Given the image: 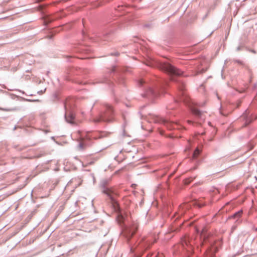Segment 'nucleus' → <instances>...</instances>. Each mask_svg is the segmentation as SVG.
<instances>
[{"instance_id":"1","label":"nucleus","mask_w":257,"mask_h":257,"mask_svg":"<svg viewBox=\"0 0 257 257\" xmlns=\"http://www.w3.org/2000/svg\"><path fill=\"white\" fill-rule=\"evenodd\" d=\"M147 65L152 67L157 68L167 73L170 76L171 81H174L176 83L178 89V98L175 100L176 102H183L186 105L188 106L192 114L197 119H205L203 112L201 111L196 107V105H197L195 104L192 102L185 93L184 84L182 81L180 79H176L174 78L175 77H179L183 75V72L181 70L176 68L168 63H162L155 60L149 61L147 63Z\"/></svg>"},{"instance_id":"2","label":"nucleus","mask_w":257,"mask_h":257,"mask_svg":"<svg viewBox=\"0 0 257 257\" xmlns=\"http://www.w3.org/2000/svg\"><path fill=\"white\" fill-rule=\"evenodd\" d=\"M200 235L201 246L205 245L207 246L205 249L204 257H214L221 242L220 241L216 242L212 236L205 232L204 230L202 231Z\"/></svg>"},{"instance_id":"3","label":"nucleus","mask_w":257,"mask_h":257,"mask_svg":"<svg viewBox=\"0 0 257 257\" xmlns=\"http://www.w3.org/2000/svg\"><path fill=\"white\" fill-rule=\"evenodd\" d=\"M138 84L144 89V93L142 94L143 97L150 100H153L157 97L159 94V88L163 87V85L159 86L154 83L150 82L146 79H140Z\"/></svg>"},{"instance_id":"4","label":"nucleus","mask_w":257,"mask_h":257,"mask_svg":"<svg viewBox=\"0 0 257 257\" xmlns=\"http://www.w3.org/2000/svg\"><path fill=\"white\" fill-rule=\"evenodd\" d=\"M64 105L66 121L71 124L74 123L75 115L73 110L75 108V100L73 98H68L66 99Z\"/></svg>"},{"instance_id":"5","label":"nucleus","mask_w":257,"mask_h":257,"mask_svg":"<svg viewBox=\"0 0 257 257\" xmlns=\"http://www.w3.org/2000/svg\"><path fill=\"white\" fill-rule=\"evenodd\" d=\"M108 180L103 179L100 182V187L102 188V192L105 194L109 198L111 204L114 208L117 207L118 204L116 200L115 197L117 194L112 190V188L107 187Z\"/></svg>"},{"instance_id":"6","label":"nucleus","mask_w":257,"mask_h":257,"mask_svg":"<svg viewBox=\"0 0 257 257\" xmlns=\"http://www.w3.org/2000/svg\"><path fill=\"white\" fill-rule=\"evenodd\" d=\"M105 110L101 113L99 116L93 119V122L95 123L101 121L110 122L113 120L114 111L112 107L108 105H104Z\"/></svg>"},{"instance_id":"7","label":"nucleus","mask_w":257,"mask_h":257,"mask_svg":"<svg viewBox=\"0 0 257 257\" xmlns=\"http://www.w3.org/2000/svg\"><path fill=\"white\" fill-rule=\"evenodd\" d=\"M152 118L155 123L162 124L169 130L173 129H181L182 127L181 125L177 123H175L173 121H169L167 119L164 118L159 116L153 115H152Z\"/></svg>"},{"instance_id":"8","label":"nucleus","mask_w":257,"mask_h":257,"mask_svg":"<svg viewBox=\"0 0 257 257\" xmlns=\"http://www.w3.org/2000/svg\"><path fill=\"white\" fill-rule=\"evenodd\" d=\"M81 137V141L79 144V147L80 149H83L85 146L90 145L89 141L100 138L101 136H98L96 133L87 132L84 137Z\"/></svg>"},{"instance_id":"9","label":"nucleus","mask_w":257,"mask_h":257,"mask_svg":"<svg viewBox=\"0 0 257 257\" xmlns=\"http://www.w3.org/2000/svg\"><path fill=\"white\" fill-rule=\"evenodd\" d=\"M138 227V223L134 222L130 227H125L122 231V235L128 241L136 232Z\"/></svg>"},{"instance_id":"10","label":"nucleus","mask_w":257,"mask_h":257,"mask_svg":"<svg viewBox=\"0 0 257 257\" xmlns=\"http://www.w3.org/2000/svg\"><path fill=\"white\" fill-rule=\"evenodd\" d=\"M151 239L144 238L141 239L136 247L138 253H142L148 249L154 243Z\"/></svg>"},{"instance_id":"11","label":"nucleus","mask_w":257,"mask_h":257,"mask_svg":"<svg viewBox=\"0 0 257 257\" xmlns=\"http://www.w3.org/2000/svg\"><path fill=\"white\" fill-rule=\"evenodd\" d=\"M179 248L186 251L188 255L192 254L193 251V247L190 243L189 238H185L181 241V243L179 245Z\"/></svg>"},{"instance_id":"12","label":"nucleus","mask_w":257,"mask_h":257,"mask_svg":"<svg viewBox=\"0 0 257 257\" xmlns=\"http://www.w3.org/2000/svg\"><path fill=\"white\" fill-rule=\"evenodd\" d=\"M256 118L257 116L254 117L248 109L246 110L243 114H242V121L243 120L244 121V126H246Z\"/></svg>"},{"instance_id":"13","label":"nucleus","mask_w":257,"mask_h":257,"mask_svg":"<svg viewBox=\"0 0 257 257\" xmlns=\"http://www.w3.org/2000/svg\"><path fill=\"white\" fill-rule=\"evenodd\" d=\"M191 204L186 203L180 206V210H182V211H181V214L182 215L183 213H184V210L189 209V208L190 207Z\"/></svg>"},{"instance_id":"14","label":"nucleus","mask_w":257,"mask_h":257,"mask_svg":"<svg viewBox=\"0 0 257 257\" xmlns=\"http://www.w3.org/2000/svg\"><path fill=\"white\" fill-rule=\"evenodd\" d=\"M201 152V151L199 149L196 148L195 151H194L193 155H192V158L194 160H195L197 157L199 156Z\"/></svg>"},{"instance_id":"15","label":"nucleus","mask_w":257,"mask_h":257,"mask_svg":"<svg viewBox=\"0 0 257 257\" xmlns=\"http://www.w3.org/2000/svg\"><path fill=\"white\" fill-rule=\"evenodd\" d=\"M192 205L194 206H198V207L200 208L202 206H204L205 204L203 203H201L198 200H195L194 202H192Z\"/></svg>"},{"instance_id":"16","label":"nucleus","mask_w":257,"mask_h":257,"mask_svg":"<svg viewBox=\"0 0 257 257\" xmlns=\"http://www.w3.org/2000/svg\"><path fill=\"white\" fill-rule=\"evenodd\" d=\"M128 6V5H118L117 7V9H116V11H117L118 12L123 11L124 9L127 8Z\"/></svg>"},{"instance_id":"17","label":"nucleus","mask_w":257,"mask_h":257,"mask_svg":"<svg viewBox=\"0 0 257 257\" xmlns=\"http://www.w3.org/2000/svg\"><path fill=\"white\" fill-rule=\"evenodd\" d=\"M195 178V177H191L190 178H187L184 180V183L186 185H188L190 184L193 180Z\"/></svg>"},{"instance_id":"18","label":"nucleus","mask_w":257,"mask_h":257,"mask_svg":"<svg viewBox=\"0 0 257 257\" xmlns=\"http://www.w3.org/2000/svg\"><path fill=\"white\" fill-rule=\"evenodd\" d=\"M242 67H243L244 69H245L246 70V71H247V73L248 74V77H249V79H250L251 77V70L248 69L247 67L244 66L243 65V64H242Z\"/></svg>"},{"instance_id":"19","label":"nucleus","mask_w":257,"mask_h":257,"mask_svg":"<svg viewBox=\"0 0 257 257\" xmlns=\"http://www.w3.org/2000/svg\"><path fill=\"white\" fill-rule=\"evenodd\" d=\"M206 71V69H202L201 70L198 71L196 72L195 75H198L199 74L203 73L205 72Z\"/></svg>"},{"instance_id":"20","label":"nucleus","mask_w":257,"mask_h":257,"mask_svg":"<svg viewBox=\"0 0 257 257\" xmlns=\"http://www.w3.org/2000/svg\"><path fill=\"white\" fill-rule=\"evenodd\" d=\"M107 80V79L106 78H104L103 79V80H98L96 82V83H103V82H106Z\"/></svg>"},{"instance_id":"21","label":"nucleus","mask_w":257,"mask_h":257,"mask_svg":"<svg viewBox=\"0 0 257 257\" xmlns=\"http://www.w3.org/2000/svg\"><path fill=\"white\" fill-rule=\"evenodd\" d=\"M116 69H117L116 67L115 66H114L112 67L111 71V72H114L116 71Z\"/></svg>"},{"instance_id":"22","label":"nucleus","mask_w":257,"mask_h":257,"mask_svg":"<svg viewBox=\"0 0 257 257\" xmlns=\"http://www.w3.org/2000/svg\"><path fill=\"white\" fill-rule=\"evenodd\" d=\"M119 83L120 84H123V83H124V79H123V78H120V79L119 80Z\"/></svg>"},{"instance_id":"23","label":"nucleus","mask_w":257,"mask_h":257,"mask_svg":"<svg viewBox=\"0 0 257 257\" xmlns=\"http://www.w3.org/2000/svg\"><path fill=\"white\" fill-rule=\"evenodd\" d=\"M155 257H164V256L163 254L158 253L157 255H155Z\"/></svg>"},{"instance_id":"24","label":"nucleus","mask_w":257,"mask_h":257,"mask_svg":"<svg viewBox=\"0 0 257 257\" xmlns=\"http://www.w3.org/2000/svg\"><path fill=\"white\" fill-rule=\"evenodd\" d=\"M145 27L150 28L151 27V25L150 24H146L145 25Z\"/></svg>"},{"instance_id":"25","label":"nucleus","mask_w":257,"mask_h":257,"mask_svg":"<svg viewBox=\"0 0 257 257\" xmlns=\"http://www.w3.org/2000/svg\"><path fill=\"white\" fill-rule=\"evenodd\" d=\"M106 35H107V33H105L103 34V39H104V40H107V38H106Z\"/></svg>"},{"instance_id":"26","label":"nucleus","mask_w":257,"mask_h":257,"mask_svg":"<svg viewBox=\"0 0 257 257\" xmlns=\"http://www.w3.org/2000/svg\"><path fill=\"white\" fill-rule=\"evenodd\" d=\"M241 48V45H239L237 48H236V51H239L240 49Z\"/></svg>"},{"instance_id":"27","label":"nucleus","mask_w":257,"mask_h":257,"mask_svg":"<svg viewBox=\"0 0 257 257\" xmlns=\"http://www.w3.org/2000/svg\"><path fill=\"white\" fill-rule=\"evenodd\" d=\"M135 249H136V248H134L133 247H132L131 248V251L132 252H135Z\"/></svg>"},{"instance_id":"28","label":"nucleus","mask_w":257,"mask_h":257,"mask_svg":"<svg viewBox=\"0 0 257 257\" xmlns=\"http://www.w3.org/2000/svg\"><path fill=\"white\" fill-rule=\"evenodd\" d=\"M0 110H4V111H9V109H8L3 108H1V107H0Z\"/></svg>"},{"instance_id":"29","label":"nucleus","mask_w":257,"mask_h":257,"mask_svg":"<svg viewBox=\"0 0 257 257\" xmlns=\"http://www.w3.org/2000/svg\"><path fill=\"white\" fill-rule=\"evenodd\" d=\"M187 122H188L189 124H193V123H194V122H193L192 121L190 120H187Z\"/></svg>"},{"instance_id":"30","label":"nucleus","mask_w":257,"mask_h":257,"mask_svg":"<svg viewBox=\"0 0 257 257\" xmlns=\"http://www.w3.org/2000/svg\"><path fill=\"white\" fill-rule=\"evenodd\" d=\"M118 53H111V55H114V56H117L118 55Z\"/></svg>"},{"instance_id":"31","label":"nucleus","mask_w":257,"mask_h":257,"mask_svg":"<svg viewBox=\"0 0 257 257\" xmlns=\"http://www.w3.org/2000/svg\"><path fill=\"white\" fill-rule=\"evenodd\" d=\"M235 228H236V226H232V228H231L232 231H233Z\"/></svg>"},{"instance_id":"32","label":"nucleus","mask_w":257,"mask_h":257,"mask_svg":"<svg viewBox=\"0 0 257 257\" xmlns=\"http://www.w3.org/2000/svg\"><path fill=\"white\" fill-rule=\"evenodd\" d=\"M167 108L168 109H173V108H173V107H170V106H167Z\"/></svg>"},{"instance_id":"33","label":"nucleus","mask_w":257,"mask_h":257,"mask_svg":"<svg viewBox=\"0 0 257 257\" xmlns=\"http://www.w3.org/2000/svg\"><path fill=\"white\" fill-rule=\"evenodd\" d=\"M48 37H49V39H51L52 38L53 36H49Z\"/></svg>"},{"instance_id":"34","label":"nucleus","mask_w":257,"mask_h":257,"mask_svg":"<svg viewBox=\"0 0 257 257\" xmlns=\"http://www.w3.org/2000/svg\"><path fill=\"white\" fill-rule=\"evenodd\" d=\"M240 212H241V210L238 211L237 214H239Z\"/></svg>"},{"instance_id":"35","label":"nucleus","mask_w":257,"mask_h":257,"mask_svg":"<svg viewBox=\"0 0 257 257\" xmlns=\"http://www.w3.org/2000/svg\"><path fill=\"white\" fill-rule=\"evenodd\" d=\"M237 62H238V63H241V62H240V61H237Z\"/></svg>"}]
</instances>
